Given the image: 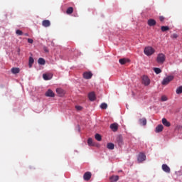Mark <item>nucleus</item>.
<instances>
[{"label":"nucleus","mask_w":182,"mask_h":182,"mask_svg":"<svg viewBox=\"0 0 182 182\" xmlns=\"http://www.w3.org/2000/svg\"><path fill=\"white\" fill-rule=\"evenodd\" d=\"M156 62L157 63H159V65H163L164 62H166V55L164 53L158 54Z\"/></svg>","instance_id":"1"},{"label":"nucleus","mask_w":182,"mask_h":182,"mask_svg":"<svg viewBox=\"0 0 182 182\" xmlns=\"http://www.w3.org/2000/svg\"><path fill=\"white\" fill-rule=\"evenodd\" d=\"M154 52H156V50L151 46L146 47L144 50V53L146 55V56H151Z\"/></svg>","instance_id":"2"},{"label":"nucleus","mask_w":182,"mask_h":182,"mask_svg":"<svg viewBox=\"0 0 182 182\" xmlns=\"http://www.w3.org/2000/svg\"><path fill=\"white\" fill-rule=\"evenodd\" d=\"M173 79H174V77L173 75H169L164 78L161 83L164 86H167V85H168V83H170Z\"/></svg>","instance_id":"3"},{"label":"nucleus","mask_w":182,"mask_h":182,"mask_svg":"<svg viewBox=\"0 0 182 182\" xmlns=\"http://www.w3.org/2000/svg\"><path fill=\"white\" fill-rule=\"evenodd\" d=\"M142 85H144V86L150 85V79L147 75L142 76Z\"/></svg>","instance_id":"4"},{"label":"nucleus","mask_w":182,"mask_h":182,"mask_svg":"<svg viewBox=\"0 0 182 182\" xmlns=\"http://www.w3.org/2000/svg\"><path fill=\"white\" fill-rule=\"evenodd\" d=\"M137 160L139 163H143V161H146V155L143 153H140L138 156Z\"/></svg>","instance_id":"5"},{"label":"nucleus","mask_w":182,"mask_h":182,"mask_svg":"<svg viewBox=\"0 0 182 182\" xmlns=\"http://www.w3.org/2000/svg\"><path fill=\"white\" fill-rule=\"evenodd\" d=\"M83 178L85 181H89V180L92 178V173L89 171L86 172L83 176Z\"/></svg>","instance_id":"6"},{"label":"nucleus","mask_w":182,"mask_h":182,"mask_svg":"<svg viewBox=\"0 0 182 182\" xmlns=\"http://www.w3.org/2000/svg\"><path fill=\"white\" fill-rule=\"evenodd\" d=\"M92 76H93L92 72H85L83 73L84 79H92Z\"/></svg>","instance_id":"7"},{"label":"nucleus","mask_w":182,"mask_h":182,"mask_svg":"<svg viewBox=\"0 0 182 182\" xmlns=\"http://www.w3.org/2000/svg\"><path fill=\"white\" fill-rule=\"evenodd\" d=\"M45 95L47 97H55V93L52 90H48Z\"/></svg>","instance_id":"8"},{"label":"nucleus","mask_w":182,"mask_h":182,"mask_svg":"<svg viewBox=\"0 0 182 182\" xmlns=\"http://www.w3.org/2000/svg\"><path fill=\"white\" fill-rule=\"evenodd\" d=\"M120 65H126V63H129L130 60L129 58H121L119 60Z\"/></svg>","instance_id":"9"},{"label":"nucleus","mask_w":182,"mask_h":182,"mask_svg":"<svg viewBox=\"0 0 182 182\" xmlns=\"http://www.w3.org/2000/svg\"><path fill=\"white\" fill-rule=\"evenodd\" d=\"M110 129L112 130V132H117L119 129V124L117 123L112 124L110 125Z\"/></svg>","instance_id":"10"},{"label":"nucleus","mask_w":182,"mask_h":182,"mask_svg":"<svg viewBox=\"0 0 182 182\" xmlns=\"http://www.w3.org/2000/svg\"><path fill=\"white\" fill-rule=\"evenodd\" d=\"M42 25L44 28H49L50 26V21L49 20H44L42 21Z\"/></svg>","instance_id":"11"},{"label":"nucleus","mask_w":182,"mask_h":182,"mask_svg":"<svg viewBox=\"0 0 182 182\" xmlns=\"http://www.w3.org/2000/svg\"><path fill=\"white\" fill-rule=\"evenodd\" d=\"M162 124H164V126H166V127H170V126H171L170 122L167 121V119L166 118L162 119Z\"/></svg>","instance_id":"12"},{"label":"nucleus","mask_w":182,"mask_h":182,"mask_svg":"<svg viewBox=\"0 0 182 182\" xmlns=\"http://www.w3.org/2000/svg\"><path fill=\"white\" fill-rule=\"evenodd\" d=\"M149 26H156V20L153 19V18H150L148 20V22H147Z\"/></svg>","instance_id":"13"},{"label":"nucleus","mask_w":182,"mask_h":182,"mask_svg":"<svg viewBox=\"0 0 182 182\" xmlns=\"http://www.w3.org/2000/svg\"><path fill=\"white\" fill-rule=\"evenodd\" d=\"M88 97L91 102L96 100V95H95V92H90L88 95Z\"/></svg>","instance_id":"14"},{"label":"nucleus","mask_w":182,"mask_h":182,"mask_svg":"<svg viewBox=\"0 0 182 182\" xmlns=\"http://www.w3.org/2000/svg\"><path fill=\"white\" fill-rule=\"evenodd\" d=\"M162 170L164 171H165V173H170V171H171L170 167H168V166H167V164L162 165Z\"/></svg>","instance_id":"15"},{"label":"nucleus","mask_w":182,"mask_h":182,"mask_svg":"<svg viewBox=\"0 0 182 182\" xmlns=\"http://www.w3.org/2000/svg\"><path fill=\"white\" fill-rule=\"evenodd\" d=\"M139 122L141 126H146L147 124V119L146 118L139 119Z\"/></svg>","instance_id":"16"},{"label":"nucleus","mask_w":182,"mask_h":182,"mask_svg":"<svg viewBox=\"0 0 182 182\" xmlns=\"http://www.w3.org/2000/svg\"><path fill=\"white\" fill-rule=\"evenodd\" d=\"M163 129H164V127H163L161 124H159L156 127L155 132L156 133H160L161 132H163Z\"/></svg>","instance_id":"17"},{"label":"nucleus","mask_w":182,"mask_h":182,"mask_svg":"<svg viewBox=\"0 0 182 182\" xmlns=\"http://www.w3.org/2000/svg\"><path fill=\"white\" fill-rule=\"evenodd\" d=\"M117 143L118 146H123V138H122V136H118L117 138Z\"/></svg>","instance_id":"18"},{"label":"nucleus","mask_w":182,"mask_h":182,"mask_svg":"<svg viewBox=\"0 0 182 182\" xmlns=\"http://www.w3.org/2000/svg\"><path fill=\"white\" fill-rule=\"evenodd\" d=\"M43 78L44 79V80H50V79H52V75L49 74H43Z\"/></svg>","instance_id":"19"},{"label":"nucleus","mask_w":182,"mask_h":182,"mask_svg":"<svg viewBox=\"0 0 182 182\" xmlns=\"http://www.w3.org/2000/svg\"><path fill=\"white\" fill-rule=\"evenodd\" d=\"M56 92H57L58 95H59V96H60V97H62L65 95V92H63V90H62V88H57Z\"/></svg>","instance_id":"20"},{"label":"nucleus","mask_w":182,"mask_h":182,"mask_svg":"<svg viewBox=\"0 0 182 182\" xmlns=\"http://www.w3.org/2000/svg\"><path fill=\"white\" fill-rule=\"evenodd\" d=\"M20 72V70L18 68H11V73L14 74V75H16L17 73H19Z\"/></svg>","instance_id":"21"},{"label":"nucleus","mask_w":182,"mask_h":182,"mask_svg":"<svg viewBox=\"0 0 182 182\" xmlns=\"http://www.w3.org/2000/svg\"><path fill=\"white\" fill-rule=\"evenodd\" d=\"M107 147L109 150H114V144L113 143H108L107 144Z\"/></svg>","instance_id":"22"},{"label":"nucleus","mask_w":182,"mask_h":182,"mask_svg":"<svg viewBox=\"0 0 182 182\" xmlns=\"http://www.w3.org/2000/svg\"><path fill=\"white\" fill-rule=\"evenodd\" d=\"M35 62V60H33V58L30 57L28 60V66L29 68H32V65H33V63Z\"/></svg>","instance_id":"23"},{"label":"nucleus","mask_w":182,"mask_h":182,"mask_svg":"<svg viewBox=\"0 0 182 182\" xmlns=\"http://www.w3.org/2000/svg\"><path fill=\"white\" fill-rule=\"evenodd\" d=\"M38 65H45L46 63V61L43 58H40L38 60Z\"/></svg>","instance_id":"24"},{"label":"nucleus","mask_w":182,"mask_h":182,"mask_svg":"<svg viewBox=\"0 0 182 182\" xmlns=\"http://www.w3.org/2000/svg\"><path fill=\"white\" fill-rule=\"evenodd\" d=\"M110 180L112 182H116L119 180V176H112L110 177Z\"/></svg>","instance_id":"25"},{"label":"nucleus","mask_w":182,"mask_h":182,"mask_svg":"<svg viewBox=\"0 0 182 182\" xmlns=\"http://www.w3.org/2000/svg\"><path fill=\"white\" fill-rule=\"evenodd\" d=\"M66 14L68 15H71V14H73V7H69L66 11Z\"/></svg>","instance_id":"26"},{"label":"nucleus","mask_w":182,"mask_h":182,"mask_svg":"<svg viewBox=\"0 0 182 182\" xmlns=\"http://www.w3.org/2000/svg\"><path fill=\"white\" fill-rule=\"evenodd\" d=\"M87 144L88 146H95V144H93V139H92V138L88 139Z\"/></svg>","instance_id":"27"},{"label":"nucleus","mask_w":182,"mask_h":182,"mask_svg":"<svg viewBox=\"0 0 182 182\" xmlns=\"http://www.w3.org/2000/svg\"><path fill=\"white\" fill-rule=\"evenodd\" d=\"M154 71L155 72V73L156 75H159V73L161 72V69H160L159 68H154Z\"/></svg>","instance_id":"28"},{"label":"nucleus","mask_w":182,"mask_h":182,"mask_svg":"<svg viewBox=\"0 0 182 182\" xmlns=\"http://www.w3.org/2000/svg\"><path fill=\"white\" fill-rule=\"evenodd\" d=\"M181 93H182V86H180L176 89V94L181 95Z\"/></svg>","instance_id":"29"},{"label":"nucleus","mask_w":182,"mask_h":182,"mask_svg":"<svg viewBox=\"0 0 182 182\" xmlns=\"http://www.w3.org/2000/svg\"><path fill=\"white\" fill-rule=\"evenodd\" d=\"M95 139L97 140V141H102V136L99 134H95Z\"/></svg>","instance_id":"30"},{"label":"nucleus","mask_w":182,"mask_h":182,"mask_svg":"<svg viewBox=\"0 0 182 182\" xmlns=\"http://www.w3.org/2000/svg\"><path fill=\"white\" fill-rule=\"evenodd\" d=\"M161 29L162 31V32H166V31H168L170 29V28H168V26H161Z\"/></svg>","instance_id":"31"},{"label":"nucleus","mask_w":182,"mask_h":182,"mask_svg":"<svg viewBox=\"0 0 182 182\" xmlns=\"http://www.w3.org/2000/svg\"><path fill=\"white\" fill-rule=\"evenodd\" d=\"M100 107L102 108V109H107V104H106V103H102L101 104V105H100Z\"/></svg>","instance_id":"32"},{"label":"nucleus","mask_w":182,"mask_h":182,"mask_svg":"<svg viewBox=\"0 0 182 182\" xmlns=\"http://www.w3.org/2000/svg\"><path fill=\"white\" fill-rule=\"evenodd\" d=\"M16 33L18 36H21V35H23V32H22V31H21V30H16Z\"/></svg>","instance_id":"33"},{"label":"nucleus","mask_w":182,"mask_h":182,"mask_svg":"<svg viewBox=\"0 0 182 182\" xmlns=\"http://www.w3.org/2000/svg\"><path fill=\"white\" fill-rule=\"evenodd\" d=\"M171 39H177L178 38V35L177 33H173L171 36Z\"/></svg>","instance_id":"34"},{"label":"nucleus","mask_w":182,"mask_h":182,"mask_svg":"<svg viewBox=\"0 0 182 182\" xmlns=\"http://www.w3.org/2000/svg\"><path fill=\"white\" fill-rule=\"evenodd\" d=\"M161 100L162 102H167V97H166L165 95H163Z\"/></svg>","instance_id":"35"},{"label":"nucleus","mask_w":182,"mask_h":182,"mask_svg":"<svg viewBox=\"0 0 182 182\" xmlns=\"http://www.w3.org/2000/svg\"><path fill=\"white\" fill-rule=\"evenodd\" d=\"M43 50L46 53H49V49L47 47H43Z\"/></svg>","instance_id":"36"},{"label":"nucleus","mask_w":182,"mask_h":182,"mask_svg":"<svg viewBox=\"0 0 182 182\" xmlns=\"http://www.w3.org/2000/svg\"><path fill=\"white\" fill-rule=\"evenodd\" d=\"M75 109H77V110H78V111H80V110H82V109H83L81 106H75Z\"/></svg>","instance_id":"37"},{"label":"nucleus","mask_w":182,"mask_h":182,"mask_svg":"<svg viewBox=\"0 0 182 182\" xmlns=\"http://www.w3.org/2000/svg\"><path fill=\"white\" fill-rule=\"evenodd\" d=\"M164 16H159V21H161V22H164Z\"/></svg>","instance_id":"38"},{"label":"nucleus","mask_w":182,"mask_h":182,"mask_svg":"<svg viewBox=\"0 0 182 182\" xmlns=\"http://www.w3.org/2000/svg\"><path fill=\"white\" fill-rule=\"evenodd\" d=\"M28 43H33V40L32 38H28Z\"/></svg>","instance_id":"39"},{"label":"nucleus","mask_w":182,"mask_h":182,"mask_svg":"<svg viewBox=\"0 0 182 182\" xmlns=\"http://www.w3.org/2000/svg\"><path fill=\"white\" fill-rule=\"evenodd\" d=\"M25 36H28V33H26V34H25Z\"/></svg>","instance_id":"40"},{"label":"nucleus","mask_w":182,"mask_h":182,"mask_svg":"<svg viewBox=\"0 0 182 182\" xmlns=\"http://www.w3.org/2000/svg\"><path fill=\"white\" fill-rule=\"evenodd\" d=\"M19 52H21V50H20V49H18V53H19Z\"/></svg>","instance_id":"41"},{"label":"nucleus","mask_w":182,"mask_h":182,"mask_svg":"<svg viewBox=\"0 0 182 182\" xmlns=\"http://www.w3.org/2000/svg\"><path fill=\"white\" fill-rule=\"evenodd\" d=\"M179 127H182L181 126H179Z\"/></svg>","instance_id":"42"}]
</instances>
